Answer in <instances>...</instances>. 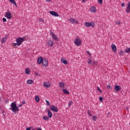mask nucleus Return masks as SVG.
I'll use <instances>...</instances> for the list:
<instances>
[{
    "label": "nucleus",
    "instance_id": "obj_1",
    "mask_svg": "<svg viewBox=\"0 0 130 130\" xmlns=\"http://www.w3.org/2000/svg\"><path fill=\"white\" fill-rule=\"evenodd\" d=\"M23 106L22 104L20 105H18L17 106L16 103H12L10 105L11 108H10V110H11L14 113H16L17 112H19L20 111V107H21Z\"/></svg>",
    "mask_w": 130,
    "mask_h": 130
},
{
    "label": "nucleus",
    "instance_id": "obj_2",
    "mask_svg": "<svg viewBox=\"0 0 130 130\" xmlns=\"http://www.w3.org/2000/svg\"><path fill=\"white\" fill-rule=\"evenodd\" d=\"M24 41V38L22 37L17 38L16 39V43H13L12 45L14 47L20 46L21 45V44L23 43Z\"/></svg>",
    "mask_w": 130,
    "mask_h": 130
},
{
    "label": "nucleus",
    "instance_id": "obj_3",
    "mask_svg": "<svg viewBox=\"0 0 130 130\" xmlns=\"http://www.w3.org/2000/svg\"><path fill=\"white\" fill-rule=\"evenodd\" d=\"M74 44L77 46H81L82 45V40L79 38H76L74 41Z\"/></svg>",
    "mask_w": 130,
    "mask_h": 130
},
{
    "label": "nucleus",
    "instance_id": "obj_4",
    "mask_svg": "<svg viewBox=\"0 0 130 130\" xmlns=\"http://www.w3.org/2000/svg\"><path fill=\"white\" fill-rule=\"evenodd\" d=\"M84 25L86 27L91 26L92 28H94L95 27V24L93 22H86L84 23Z\"/></svg>",
    "mask_w": 130,
    "mask_h": 130
},
{
    "label": "nucleus",
    "instance_id": "obj_5",
    "mask_svg": "<svg viewBox=\"0 0 130 130\" xmlns=\"http://www.w3.org/2000/svg\"><path fill=\"white\" fill-rule=\"evenodd\" d=\"M47 45L49 47H52L54 46V41L52 40H48L47 42Z\"/></svg>",
    "mask_w": 130,
    "mask_h": 130
},
{
    "label": "nucleus",
    "instance_id": "obj_6",
    "mask_svg": "<svg viewBox=\"0 0 130 130\" xmlns=\"http://www.w3.org/2000/svg\"><path fill=\"white\" fill-rule=\"evenodd\" d=\"M5 17L8 19H11L12 18V13L11 12L8 11L6 13Z\"/></svg>",
    "mask_w": 130,
    "mask_h": 130
},
{
    "label": "nucleus",
    "instance_id": "obj_7",
    "mask_svg": "<svg viewBox=\"0 0 130 130\" xmlns=\"http://www.w3.org/2000/svg\"><path fill=\"white\" fill-rule=\"evenodd\" d=\"M69 22L72 24H78L79 23V21L75 20L74 18H70L69 19Z\"/></svg>",
    "mask_w": 130,
    "mask_h": 130
},
{
    "label": "nucleus",
    "instance_id": "obj_8",
    "mask_svg": "<svg viewBox=\"0 0 130 130\" xmlns=\"http://www.w3.org/2000/svg\"><path fill=\"white\" fill-rule=\"evenodd\" d=\"M42 66L45 68H47L48 66V60L44 59L42 62Z\"/></svg>",
    "mask_w": 130,
    "mask_h": 130
},
{
    "label": "nucleus",
    "instance_id": "obj_9",
    "mask_svg": "<svg viewBox=\"0 0 130 130\" xmlns=\"http://www.w3.org/2000/svg\"><path fill=\"white\" fill-rule=\"evenodd\" d=\"M51 35L52 36V38L53 40H54L55 41H58L59 40V38L57 37V36L53 32H51Z\"/></svg>",
    "mask_w": 130,
    "mask_h": 130
},
{
    "label": "nucleus",
    "instance_id": "obj_10",
    "mask_svg": "<svg viewBox=\"0 0 130 130\" xmlns=\"http://www.w3.org/2000/svg\"><path fill=\"white\" fill-rule=\"evenodd\" d=\"M49 13L53 16H54V17H59V15L58 13L54 11H49Z\"/></svg>",
    "mask_w": 130,
    "mask_h": 130
},
{
    "label": "nucleus",
    "instance_id": "obj_11",
    "mask_svg": "<svg viewBox=\"0 0 130 130\" xmlns=\"http://www.w3.org/2000/svg\"><path fill=\"white\" fill-rule=\"evenodd\" d=\"M50 109L53 112H57L58 111L57 107H55V106H51Z\"/></svg>",
    "mask_w": 130,
    "mask_h": 130
},
{
    "label": "nucleus",
    "instance_id": "obj_12",
    "mask_svg": "<svg viewBox=\"0 0 130 130\" xmlns=\"http://www.w3.org/2000/svg\"><path fill=\"white\" fill-rule=\"evenodd\" d=\"M8 36L7 35L5 36L4 37L2 38L1 39V43L4 44L5 42H7V40L8 39Z\"/></svg>",
    "mask_w": 130,
    "mask_h": 130
},
{
    "label": "nucleus",
    "instance_id": "obj_13",
    "mask_svg": "<svg viewBox=\"0 0 130 130\" xmlns=\"http://www.w3.org/2000/svg\"><path fill=\"white\" fill-rule=\"evenodd\" d=\"M43 86L46 88H49L51 86V84L50 82H44Z\"/></svg>",
    "mask_w": 130,
    "mask_h": 130
},
{
    "label": "nucleus",
    "instance_id": "obj_14",
    "mask_svg": "<svg viewBox=\"0 0 130 130\" xmlns=\"http://www.w3.org/2000/svg\"><path fill=\"white\" fill-rule=\"evenodd\" d=\"M43 60H44V59L43 57L40 56L38 57L37 59V62L39 64H41L43 62Z\"/></svg>",
    "mask_w": 130,
    "mask_h": 130
},
{
    "label": "nucleus",
    "instance_id": "obj_15",
    "mask_svg": "<svg viewBox=\"0 0 130 130\" xmlns=\"http://www.w3.org/2000/svg\"><path fill=\"white\" fill-rule=\"evenodd\" d=\"M90 12L95 13H96V12H97V9H96V7H95V6H92L90 8Z\"/></svg>",
    "mask_w": 130,
    "mask_h": 130
},
{
    "label": "nucleus",
    "instance_id": "obj_16",
    "mask_svg": "<svg viewBox=\"0 0 130 130\" xmlns=\"http://www.w3.org/2000/svg\"><path fill=\"white\" fill-rule=\"evenodd\" d=\"M121 88L119 85H115V88H114V90L116 92H118V91L121 90Z\"/></svg>",
    "mask_w": 130,
    "mask_h": 130
},
{
    "label": "nucleus",
    "instance_id": "obj_17",
    "mask_svg": "<svg viewBox=\"0 0 130 130\" xmlns=\"http://www.w3.org/2000/svg\"><path fill=\"white\" fill-rule=\"evenodd\" d=\"M111 48L114 53L116 52L117 48H116V46L114 44H112Z\"/></svg>",
    "mask_w": 130,
    "mask_h": 130
},
{
    "label": "nucleus",
    "instance_id": "obj_18",
    "mask_svg": "<svg viewBox=\"0 0 130 130\" xmlns=\"http://www.w3.org/2000/svg\"><path fill=\"white\" fill-rule=\"evenodd\" d=\"M125 11L127 13H130V2L128 3L127 7L125 9Z\"/></svg>",
    "mask_w": 130,
    "mask_h": 130
},
{
    "label": "nucleus",
    "instance_id": "obj_19",
    "mask_svg": "<svg viewBox=\"0 0 130 130\" xmlns=\"http://www.w3.org/2000/svg\"><path fill=\"white\" fill-rule=\"evenodd\" d=\"M48 116L49 118H51L52 117L53 114L50 110H47Z\"/></svg>",
    "mask_w": 130,
    "mask_h": 130
},
{
    "label": "nucleus",
    "instance_id": "obj_20",
    "mask_svg": "<svg viewBox=\"0 0 130 130\" xmlns=\"http://www.w3.org/2000/svg\"><path fill=\"white\" fill-rule=\"evenodd\" d=\"M63 59H64V58L62 57L60 60L61 63H63L64 64H68V61H67V60H63Z\"/></svg>",
    "mask_w": 130,
    "mask_h": 130
},
{
    "label": "nucleus",
    "instance_id": "obj_21",
    "mask_svg": "<svg viewBox=\"0 0 130 130\" xmlns=\"http://www.w3.org/2000/svg\"><path fill=\"white\" fill-rule=\"evenodd\" d=\"M9 1L12 4H14L16 7H18L17 4L15 0H9Z\"/></svg>",
    "mask_w": 130,
    "mask_h": 130
},
{
    "label": "nucleus",
    "instance_id": "obj_22",
    "mask_svg": "<svg viewBox=\"0 0 130 130\" xmlns=\"http://www.w3.org/2000/svg\"><path fill=\"white\" fill-rule=\"evenodd\" d=\"M26 83L28 85H31L34 83V81L32 79H29Z\"/></svg>",
    "mask_w": 130,
    "mask_h": 130
},
{
    "label": "nucleus",
    "instance_id": "obj_23",
    "mask_svg": "<svg viewBox=\"0 0 130 130\" xmlns=\"http://www.w3.org/2000/svg\"><path fill=\"white\" fill-rule=\"evenodd\" d=\"M59 87L60 88H64V82H59Z\"/></svg>",
    "mask_w": 130,
    "mask_h": 130
},
{
    "label": "nucleus",
    "instance_id": "obj_24",
    "mask_svg": "<svg viewBox=\"0 0 130 130\" xmlns=\"http://www.w3.org/2000/svg\"><path fill=\"white\" fill-rule=\"evenodd\" d=\"M62 91L64 94H70V92L69 91V90H67V89H66L64 88L62 89Z\"/></svg>",
    "mask_w": 130,
    "mask_h": 130
},
{
    "label": "nucleus",
    "instance_id": "obj_25",
    "mask_svg": "<svg viewBox=\"0 0 130 130\" xmlns=\"http://www.w3.org/2000/svg\"><path fill=\"white\" fill-rule=\"evenodd\" d=\"M40 99L39 96V95H36L35 96V101L37 103H39L40 102Z\"/></svg>",
    "mask_w": 130,
    "mask_h": 130
},
{
    "label": "nucleus",
    "instance_id": "obj_26",
    "mask_svg": "<svg viewBox=\"0 0 130 130\" xmlns=\"http://www.w3.org/2000/svg\"><path fill=\"white\" fill-rule=\"evenodd\" d=\"M25 73L27 75H28L30 74V70L29 68H26L25 70Z\"/></svg>",
    "mask_w": 130,
    "mask_h": 130
},
{
    "label": "nucleus",
    "instance_id": "obj_27",
    "mask_svg": "<svg viewBox=\"0 0 130 130\" xmlns=\"http://www.w3.org/2000/svg\"><path fill=\"white\" fill-rule=\"evenodd\" d=\"M124 51H125V53H130V47L126 48L124 49Z\"/></svg>",
    "mask_w": 130,
    "mask_h": 130
},
{
    "label": "nucleus",
    "instance_id": "obj_28",
    "mask_svg": "<svg viewBox=\"0 0 130 130\" xmlns=\"http://www.w3.org/2000/svg\"><path fill=\"white\" fill-rule=\"evenodd\" d=\"M39 21L43 23L44 22V20L42 18H41L39 19Z\"/></svg>",
    "mask_w": 130,
    "mask_h": 130
},
{
    "label": "nucleus",
    "instance_id": "obj_29",
    "mask_svg": "<svg viewBox=\"0 0 130 130\" xmlns=\"http://www.w3.org/2000/svg\"><path fill=\"white\" fill-rule=\"evenodd\" d=\"M43 119H44L45 120L48 121V120L49 119V118L47 116H44V117H43Z\"/></svg>",
    "mask_w": 130,
    "mask_h": 130
},
{
    "label": "nucleus",
    "instance_id": "obj_30",
    "mask_svg": "<svg viewBox=\"0 0 130 130\" xmlns=\"http://www.w3.org/2000/svg\"><path fill=\"white\" fill-rule=\"evenodd\" d=\"M123 51L120 50L119 53V55H120V56L123 55Z\"/></svg>",
    "mask_w": 130,
    "mask_h": 130
},
{
    "label": "nucleus",
    "instance_id": "obj_31",
    "mask_svg": "<svg viewBox=\"0 0 130 130\" xmlns=\"http://www.w3.org/2000/svg\"><path fill=\"white\" fill-rule=\"evenodd\" d=\"M92 62V59H88V64H91V63Z\"/></svg>",
    "mask_w": 130,
    "mask_h": 130
},
{
    "label": "nucleus",
    "instance_id": "obj_32",
    "mask_svg": "<svg viewBox=\"0 0 130 130\" xmlns=\"http://www.w3.org/2000/svg\"><path fill=\"white\" fill-rule=\"evenodd\" d=\"M98 3L101 5L103 3V0H98Z\"/></svg>",
    "mask_w": 130,
    "mask_h": 130
},
{
    "label": "nucleus",
    "instance_id": "obj_33",
    "mask_svg": "<svg viewBox=\"0 0 130 130\" xmlns=\"http://www.w3.org/2000/svg\"><path fill=\"white\" fill-rule=\"evenodd\" d=\"M92 120H93V121H96L97 120V117H96L95 116H93Z\"/></svg>",
    "mask_w": 130,
    "mask_h": 130
},
{
    "label": "nucleus",
    "instance_id": "obj_34",
    "mask_svg": "<svg viewBox=\"0 0 130 130\" xmlns=\"http://www.w3.org/2000/svg\"><path fill=\"white\" fill-rule=\"evenodd\" d=\"M97 90L99 91L100 93H102V90L100 89V87H97Z\"/></svg>",
    "mask_w": 130,
    "mask_h": 130
},
{
    "label": "nucleus",
    "instance_id": "obj_35",
    "mask_svg": "<svg viewBox=\"0 0 130 130\" xmlns=\"http://www.w3.org/2000/svg\"><path fill=\"white\" fill-rule=\"evenodd\" d=\"M46 104H47V105L48 106H49L50 105V102H48V101H47V100H46Z\"/></svg>",
    "mask_w": 130,
    "mask_h": 130
},
{
    "label": "nucleus",
    "instance_id": "obj_36",
    "mask_svg": "<svg viewBox=\"0 0 130 130\" xmlns=\"http://www.w3.org/2000/svg\"><path fill=\"white\" fill-rule=\"evenodd\" d=\"M107 87L108 89H112V87L110 85L108 84V85H107Z\"/></svg>",
    "mask_w": 130,
    "mask_h": 130
},
{
    "label": "nucleus",
    "instance_id": "obj_37",
    "mask_svg": "<svg viewBox=\"0 0 130 130\" xmlns=\"http://www.w3.org/2000/svg\"><path fill=\"white\" fill-rule=\"evenodd\" d=\"M73 102H72V101H71L70 102H69V104H68V106H69V107H71V106H72V105L73 104Z\"/></svg>",
    "mask_w": 130,
    "mask_h": 130
},
{
    "label": "nucleus",
    "instance_id": "obj_38",
    "mask_svg": "<svg viewBox=\"0 0 130 130\" xmlns=\"http://www.w3.org/2000/svg\"><path fill=\"white\" fill-rule=\"evenodd\" d=\"M116 25H120V22L119 21H116L115 22Z\"/></svg>",
    "mask_w": 130,
    "mask_h": 130
},
{
    "label": "nucleus",
    "instance_id": "obj_39",
    "mask_svg": "<svg viewBox=\"0 0 130 130\" xmlns=\"http://www.w3.org/2000/svg\"><path fill=\"white\" fill-rule=\"evenodd\" d=\"M86 53L87 54H88L90 56H91V53H90L89 51H87Z\"/></svg>",
    "mask_w": 130,
    "mask_h": 130
},
{
    "label": "nucleus",
    "instance_id": "obj_40",
    "mask_svg": "<svg viewBox=\"0 0 130 130\" xmlns=\"http://www.w3.org/2000/svg\"><path fill=\"white\" fill-rule=\"evenodd\" d=\"M99 100L100 101L102 102L103 101V98H102V96H100V98H99Z\"/></svg>",
    "mask_w": 130,
    "mask_h": 130
},
{
    "label": "nucleus",
    "instance_id": "obj_41",
    "mask_svg": "<svg viewBox=\"0 0 130 130\" xmlns=\"http://www.w3.org/2000/svg\"><path fill=\"white\" fill-rule=\"evenodd\" d=\"M3 22H7V19L6 18H3Z\"/></svg>",
    "mask_w": 130,
    "mask_h": 130
},
{
    "label": "nucleus",
    "instance_id": "obj_42",
    "mask_svg": "<svg viewBox=\"0 0 130 130\" xmlns=\"http://www.w3.org/2000/svg\"><path fill=\"white\" fill-rule=\"evenodd\" d=\"M121 6V7H125V4H124V3H122Z\"/></svg>",
    "mask_w": 130,
    "mask_h": 130
},
{
    "label": "nucleus",
    "instance_id": "obj_43",
    "mask_svg": "<svg viewBox=\"0 0 130 130\" xmlns=\"http://www.w3.org/2000/svg\"><path fill=\"white\" fill-rule=\"evenodd\" d=\"M87 113H88V114L89 116H92V115H91V112L88 111V112H87Z\"/></svg>",
    "mask_w": 130,
    "mask_h": 130
},
{
    "label": "nucleus",
    "instance_id": "obj_44",
    "mask_svg": "<svg viewBox=\"0 0 130 130\" xmlns=\"http://www.w3.org/2000/svg\"><path fill=\"white\" fill-rule=\"evenodd\" d=\"M25 104V101H22V104L23 105V104Z\"/></svg>",
    "mask_w": 130,
    "mask_h": 130
},
{
    "label": "nucleus",
    "instance_id": "obj_45",
    "mask_svg": "<svg viewBox=\"0 0 130 130\" xmlns=\"http://www.w3.org/2000/svg\"><path fill=\"white\" fill-rule=\"evenodd\" d=\"M93 64H97V62H96V61H94L93 63Z\"/></svg>",
    "mask_w": 130,
    "mask_h": 130
},
{
    "label": "nucleus",
    "instance_id": "obj_46",
    "mask_svg": "<svg viewBox=\"0 0 130 130\" xmlns=\"http://www.w3.org/2000/svg\"><path fill=\"white\" fill-rule=\"evenodd\" d=\"M26 130H31V128L30 127H28L26 129Z\"/></svg>",
    "mask_w": 130,
    "mask_h": 130
},
{
    "label": "nucleus",
    "instance_id": "obj_47",
    "mask_svg": "<svg viewBox=\"0 0 130 130\" xmlns=\"http://www.w3.org/2000/svg\"><path fill=\"white\" fill-rule=\"evenodd\" d=\"M47 2H50L52 0H46Z\"/></svg>",
    "mask_w": 130,
    "mask_h": 130
},
{
    "label": "nucleus",
    "instance_id": "obj_48",
    "mask_svg": "<svg viewBox=\"0 0 130 130\" xmlns=\"http://www.w3.org/2000/svg\"><path fill=\"white\" fill-rule=\"evenodd\" d=\"M37 130H42V129L41 128H37Z\"/></svg>",
    "mask_w": 130,
    "mask_h": 130
},
{
    "label": "nucleus",
    "instance_id": "obj_49",
    "mask_svg": "<svg viewBox=\"0 0 130 130\" xmlns=\"http://www.w3.org/2000/svg\"><path fill=\"white\" fill-rule=\"evenodd\" d=\"M82 2L83 3H86V1L85 0H82Z\"/></svg>",
    "mask_w": 130,
    "mask_h": 130
},
{
    "label": "nucleus",
    "instance_id": "obj_50",
    "mask_svg": "<svg viewBox=\"0 0 130 130\" xmlns=\"http://www.w3.org/2000/svg\"><path fill=\"white\" fill-rule=\"evenodd\" d=\"M32 130H36L35 128H33Z\"/></svg>",
    "mask_w": 130,
    "mask_h": 130
},
{
    "label": "nucleus",
    "instance_id": "obj_51",
    "mask_svg": "<svg viewBox=\"0 0 130 130\" xmlns=\"http://www.w3.org/2000/svg\"><path fill=\"white\" fill-rule=\"evenodd\" d=\"M0 101H1V96H0Z\"/></svg>",
    "mask_w": 130,
    "mask_h": 130
},
{
    "label": "nucleus",
    "instance_id": "obj_52",
    "mask_svg": "<svg viewBox=\"0 0 130 130\" xmlns=\"http://www.w3.org/2000/svg\"><path fill=\"white\" fill-rule=\"evenodd\" d=\"M129 125H130V122H129Z\"/></svg>",
    "mask_w": 130,
    "mask_h": 130
}]
</instances>
